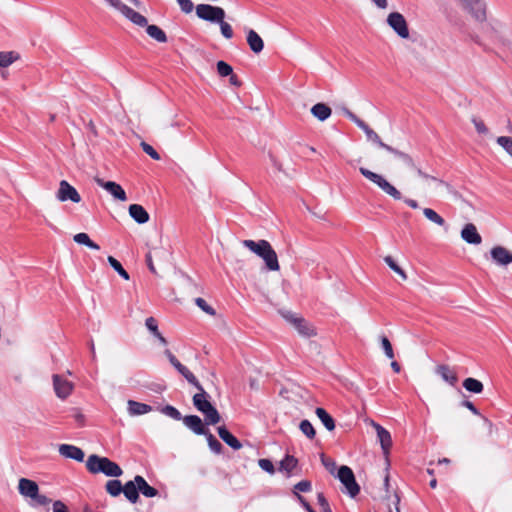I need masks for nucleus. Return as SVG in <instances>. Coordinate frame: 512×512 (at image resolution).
Here are the masks:
<instances>
[{
	"mask_svg": "<svg viewBox=\"0 0 512 512\" xmlns=\"http://www.w3.org/2000/svg\"><path fill=\"white\" fill-rule=\"evenodd\" d=\"M230 76V79H229V82L231 85L233 86H240L241 85V82L239 81V79L237 78L236 75H234L233 73Z\"/></svg>",
	"mask_w": 512,
	"mask_h": 512,
	"instance_id": "338daca9",
	"label": "nucleus"
},
{
	"mask_svg": "<svg viewBox=\"0 0 512 512\" xmlns=\"http://www.w3.org/2000/svg\"><path fill=\"white\" fill-rule=\"evenodd\" d=\"M463 387L475 394H480L484 389L482 382L472 377L466 378L463 381Z\"/></svg>",
	"mask_w": 512,
	"mask_h": 512,
	"instance_id": "f704fd0d",
	"label": "nucleus"
},
{
	"mask_svg": "<svg viewBox=\"0 0 512 512\" xmlns=\"http://www.w3.org/2000/svg\"><path fill=\"white\" fill-rule=\"evenodd\" d=\"M311 490V482L308 480H303L298 482L294 486V494L298 497L299 492H308Z\"/></svg>",
	"mask_w": 512,
	"mask_h": 512,
	"instance_id": "8fccbe9b",
	"label": "nucleus"
},
{
	"mask_svg": "<svg viewBox=\"0 0 512 512\" xmlns=\"http://www.w3.org/2000/svg\"><path fill=\"white\" fill-rule=\"evenodd\" d=\"M184 425L191 429L195 434L206 435L207 430L204 428L202 420L196 415H189L183 418Z\"/></svg>",
	"mask_w": 512,
	"mask_h": 512,
	"instance_id": "5701e85b",
	"label": "nucleus"
},
{
	"mask_svg": "<svg viewBox=\"0 0 512 512\" xmlns=\"http://www.w3.org/2000/svg\"><path fill=\"white\" fill-rule=\"evenodd\" d=\"M380 340H381V346L384 350L385 355L389 359H393L394 351H393V348H392V345H391L389 339L386 336H382Z\"/></svg>",
	"mask_w": 512,
	"mask_h": 512,
	"instance_id": "49530a36",
	"label": "nucleus"
},
{
	"mask_svg": "<svg viewBox=\"0 0 512 512\" xmlns=\"http://www.w3.org/2000/svg\"><path fill=\"white\" fill-rule=\"evenodd\" d=\"M321 462L324 467L331 473L334 474L336 470V463L333 459L326 457L324 454L321 455Z\"/></svg>",
	"mask_w": 512,
	"mask_h": 512,
	"instance_id": "6e6d98bb",
	"label": "nucleus"
},
{
	"mask_svg": "<svg viewBox=\"0 0 512 512\" xmlns=\"http://www.w3.org/2000/svg\"><path fill=\"white\" fill-rule=\"evenodd\" d=\"M435 372L443 381L447 382L451 386H455L458 382L457 373L448 365H438L435 368Z\"/></svg>",
	"mask_w": 512,
	"mask_h": 512,
	"instance_id": "4be33fe9",
	"label": "nucleus"
},
{
	"mask_svg": "<svg viewBox=\"0 0 512 512\" xmlns=\"http://www.w3.org/2000/svg\"><path fill=\"white\" fill-rule=\"evenodd\" d=\"M337 477L345 487V491L351 497H355L359 493L360 488L351 468L345 465L341 466L338 470Z\"/></svg>",
	"mask_w": 512,
	"mask_h": 512,
	"instance_id": "f8f14e48",
	"label": "nucleus"
},
{
	"mask_svg": "<svg viewBox=\"0 0 512 512\" xmlns=\"http://www.w3.org/2000/svg\"><path fill=\"white\" fill-rule=\"evenodd\" d=\"M219 437L231 448L239 450L242 448V444L239 440L234 437L225 427L221 426L218 428Z\"/></svg>",
	"mask_w": 512,
	"mask_h": 512,
	"instance_id": "cd10ccee",
	"label": "nucleus"
},
{
	"mask_svg": "<svg viewBox=\"0 0 512 512\" xmlns=\"http://www.w3.org/2000/svg\"><path fill=\"white\" fill-rule=\"evenodd\" d=\"M145 325L147 329L153 333L155 337H160V332L158 330L157 321L153 317H149L145 321Z\"/></svg>",
	"mask_w": 512,
	"mask_h": 512,
	"instance_id": "603ef678",
	"label": "nucleus"
},
{
	"mask_svg": "<svg viewBox=\"0 0 512 512\" xmlns=\"http://www.w3.org/2000/svg\"><path fill=\"white\" fill-rule=\"evenodd\" d=\"M331 108L324 103H317L311 108V114L319 121H325L331 116Z\"/></svg>",
	"mask_w": 512,
	"mask_h": 512,
	"instance_id": "c85d7f7f",
	"label": "nucleus"
},
{
	"mask_svg": "<svg viewBox=\"0 0 512 512\" xmlns=\"http://www.w3.org/2000/svg\"><path fill=\"white\" fill-rule=\"evenodd\" d=\"M384 487H385V490H386V498L389 497V487H390V484H389V475L387 474L384 478Z\"/></svg>",
	"mask_w": 512,
	"mask_h": 512,
	"instance_id": "774afa93",
	"label": "nucleus"
},
{
	"mask_svg": "<svg viewBox=\"0 0 512 512\" xmlns=\"http://www.w3.org/2000/svg\"><path fill=\"white\" fill-rule=\"evenodd\" d=\"M299 428L301 432L309 439H313L315 437V429L313 425L308 420L301 421Z\"/></svg>",
	"mask_w": 512,
	"mask_h": 512,
	"instance_id": "a19ab883",
	"label": "nucleus"
},
{
	"mask_svg": "<svg viewBox=\"0 0 512 512\" xmlns=\"http://www.w3.org/2000/svg\"><path fill=\"white\" fill-rule=\"evenodd\" d=\"M378 8L386 9L388 7L387 0H371Z\"/></svg>",
	"mask_w": 512,
	"mask_h": 512,
	"instance_id": "0e129e2a",
	"label": "nucleus"
},
{
	"mask_svg": "<svg viewBox=\"0 0 512 512\" xmlns=\"http://www.w3.org/2000/svg\"><path fill=\"white\" fill-rule=\"evenodd\" d=\"M412 170H415L418 177H420L423 181V190L425 194H438L440 193L444 188H449V185L445 183L443 180L429 175L425 172H423L420 168L416 166L414 163V168H411Z\"/></svg>",
	"mask_w": 512,
	"mask_h": 512,
	"instance_id": "6e6552de",
	"label": "nucleus"
},
{
	"mask_svg": "<svg viewBox=\"0 0 512 512\" xmlns=\"http://www.w3.org/2000/svg\"><path fill=\"white\" fill-rule=\"evenodd\" d=\"M241 244L249 251L260 257L263 260L267 270L273 272L280 270L277 253L267 240H243Z\"/></svg>",
	"mask_w": 512,
	"mask_h": 512,
	"instance_id": "f257e3e1",
	"label": "nucleus"
},
{
	"mask_svg": "<svg viewBox=\"0 0 512 512\" xmlns=\"http://www.w3.org/2000/svg\"><path fill=\"white\" fill-rule=\"evenodd\" d=\"M283 317L296 329L299 335L307 338L316 335L315 328L309 322L296 314L286 312L283 314Z\"/></svg>",
	"mask_w": 512,
	"mask_h": 512,
	"instance_id": "ddd939ff",
	"label": "nucleus"
},
{
	"mask_svg": "<svg viewBox=\"0 0 512 512\" xmlns=\"http://www.w3.org/2000/svg\"><path fill=\"white\" fill-rule=\"evenodd\" d=\"M422 213L424 217L431 223L439 227H444L446 225V221L444 220V218L441 215H439L434 209L425 207L422 208Z\"/></svg>",
	"mask_w": 512,
	"mask_h": 512,
	"instance_id": "7c9ffc66",
	"label": "nucleus"
},
{
	"mask_svg": "<svg viewBox=\"0 0 512 512\" xmlns=\"http://www.w3.org/2000/svg\"><path fill=\"white\" fill-rule=\"evenodd\" d=\"M318 503L320 505V509H323V508H326L329 506L327 500L325 499V497L323 496V494H318Z\"/></svg>",
	"mask_w": 512,
	"mask_h": 512,
	"instance_id": "69168bd1",
	"label": "nucleus"
},
{
	"mask_svg": "<svg viewBox=\"0 0 512 512\" xmlns=\"http://www.w3.org/2000/svg\"><path fill=\"white\" fill-rule=\"evenodd\" d=\"M86 467L92 474L103 473L108 477H119L123 474L121 467L107 457L92 454L87 458Z\"/></svg>",
	"mask_w": 512,
	"mask_h": 512,
	"instance_id": "7ed1b4c3",
	"label": "nucleus"
},
{
	"mask_svg": "<svg viewBox=\"0 0 512 512\" xmlns=\"http://www.w3.org/2000/svg\"><path fill=\"white\" fill-rule=\"evenodd\" d=\"M122 492L132 504L137 503L139 500V485L136 483V476L133 480L125 483Z\"/></svg>",
	"mask_w": 512,
	"mask_h": 512,
	"instance_id": "b1692460",
	"label": "nucleus"
},
{
	"mask_svg": "<svg viewBox=\"0 0 512 512\" xmlns=\"http://www.w3.org/2000/svg\"><path fill=\"white\" fill-rule=\"evenodd\" d=\"M490 257L497 266L505 267L512 263V251L501 245L490 249Z\"/></svg>",
	"mask_w": 512,
	"mask_h": 512,
	"instance_id": "dca6fc26",
	"label": "nucleus"
},
{
	"mask_svg": "<svg viewBox=\"0 0 512 512\" xmlns=\"http://www.w3.org/2000/svg\"><path fill=\"white\" fill-rule=\"evenodd\" d=\"M106 491L112 497H117L122 493L123 486L119 480H109L105 485Z\"/></svg>",
	"mask_w": 512,
	"mask_h": 512,
	"instance_id": "e433bc0d",
	"label": "nucleus"
},
{
	"mask_svg": "<svg viewBox=\"0 0 512 512\" xmlns=\"http://www.w3.org/2000/svg\"><path fill=\"white\" fill-rule=\"evenodd\" d=\"M141 147H142L143 151L146 154H148L152 159L160 160V155L150 144L143 141V142H141Z\"/></svg>",
	"mask_w": 512,
	"mask_h": 512,
	"instance_id": "5fc2aeb1",
	"label": "nucleus"
},
{
	"mask_svg": "<svg viewBox=\"0 0 512 512\" xmlns=\"http://www.w3.org/2000/svg\"><path fill=\"white\" fill-rule=\"evenodd\" d=\"M161 411L166 416H169V417H171V418H173L175 420H180L181 419L180 412L175 407H173V406L167 405L164 408H162Z\"/></svg>",
	"mask_w": 512,
	"mask_h": 512,
	"instance_id": "3c124183",
	"label": "nucleus"
},
{
	"mask_svg": "<svg viewBox=\"0 0 512 512\" xmlns=\"http://www.w3.org/2000/svg\"><path fill=\"white\" fill-rule=\"evenodd\" d=\"M52 512H69V510L64 502L55 500L52 503Z\"/></svg>",
	"mask_w": 512,
	"mask_h": 512,
	"instance_id": "bf43d9fd",
	"label": "nucleus"
},
{
	"mask_svg": "<svg viewBox=\"0 0 512 512\" xmlns=\"http://www.w3.org/2000/svg\"><path fill=\"white\" fill-rule=\"evenodd\" d=\"M96 183L110 193L115 199L125 202L127 200L124 189L116 182L104 181L103 179L96 178Z\"/></svg>",
	"mask_w": 512,
	"mask_h": 512,
	"instance_id": "a211bd4d",
	"label": "nucleus"
},
{
	"mask_svg": "<svg viewBox=\"0 0 512 512\" xmlns=\"http://www.w3.org/2000/svg\"><path fill=\"white\" fill-rule=\"evenodd\" d=\"M146 262H147V265L149 267V270L153 273H155V267H154V264H153V260H152V255H151V252H149L147 255H146Z\"/></svg>",
	"mask_w": 512,
	"mask_h": 512,
	"instance_id": "e2e57ef3",
	"label": "nucleus"
},
{
	"mask_svg": "<svg viewBox=\"0 0 512 512\" xmlns=\"http://www.w3.org/2000/svg\"><path fill=\"white\" fill-rule=\"evenodd\" d=\"M129 215L139 224L149 221L148 212L139 204H131L129 206Z\"/></svg>",
	"mask_w": 512,
	"mask_h": 512,
	"instance_id": "a878e982",
	"label": "nucleus"
},
{
	"mask_svg": "<svg viewBox=\"0 0 512 512\" xmlns=\"http://www.w3.org/2000/svg\"><path fill=\"white\" fill-rule=\"evenodd\" d=\"M165 354L170 363L177 369L180 374L185 377L189 383L193 384L198 389H201V385L197 381L196 377L184 365H182L169 350H166Z\"/></svg>",
	"mask_w": 512,
	"mask_h": 512,
	"instance_id": "6ab92c4d",
	"label": "nucleus"
},
{
	"mask_svg": "<svg viewBox=\"0 0 512 512\" xmlns=\"http://www.w3.org/2000/svg\"><path fill=\"white\" fill-rule=\"evenodd\" d=\"M106 4L119 12L123 17L132 22L136 26H145L147 22V18L135 11L131 7L127 6L121 0H104Z\"/></svg>",
	"mask_w": 512,
	"mask_h": 512,
	"instance_id": "0eeeda50",
	"label": "nucleus"
},
{
	"mask_svg": "<svg viewBox=\"0 0 512 512\" xmlns=\"http://www.w3.org/2000/svg\"><path fill=\"white\" fill-rule=\"evenodd\" d=\"M315 413L328 431H333L335 429V422L325 409L318 407L316 408Z\"/></svg>",
	"mask_w": 512,
	"mask_h": 512,
	"instance_id": "72a5a7b5",
	"label": "nucleus"
},
{
	"mask_svg": "<svg viewBox=\"0 0 512 512\" xmlns=\"http://www.w3.org/2000/svg\"><path fill=\"white\" fill-rule=\"evenodd\" d=\"M463 406H465L467 409H469L473 414L479 415L478 409L474 406V404L470 401H465L463 403Z\"/></svg>",
	"mask_w": 512,
	"mask_h": 512,
	"instance_id": "680f3d73",
	"label": "nucleus"
},
{
	"mask_svg": "<svg viewBox=\"0 0 512 512\" xmlns=\"http://www.w3.org/2000/svg\"><path fill=\"white\" fill-rule=\"evenodd\" d=\"M59 453L61 456L69 459L76 460L78 462H82L84 460V452L79 447L69 444H61L59 446Z\"/></svg>",
	"mask_w": 512,
	"mask_h": 512,
	"instance_id": "412c9836",
	"label": "nucleus"
},
{
	"mask_svg": "<svg viewBox=\"0 0 512 512\" xmlns=\"http://www.w3.org/2000/svg\"><path fill=\"white\" fill-rule=\"evenodd\" d=\"M366 422L375 429L383 455L385 458H388L392 447V437L390 432L371 419L366 420Z\"/></svg>",
	"mask_w": 512,
	"mask_h": 512,
	"instance_id": "2eb2a0df",
	"label": "nucleus"
},
{
	"mask_svg": "<svg viewBox=\"0 0 512 512\" xmlns=\"http://www.w3.org/2000/svg\"><path fill=\"white\" fill-rule=\"evenodd\" d=\"M178 5L180 6L181 10L188 14L191 13L194 5L191 0H177Z\"/></svg>",
	"mask_w": 512,
	"mask_h": 512,
	"instance_id": "13d9d810",
	"label": "nucleus"
},
{
	"mask_svg": "<svg viewBox=\"0 0 512 512\" xmlns=\"http://www.w3.org/2000/svg\"><path fill=\"white\" fill-rule=\"evenodd\" d=\"M359 171L366 179L377 185L384 193L392 197L394 200H403L404 203L412 209L419 208V204L416 200L403 198L401 192L382 175L372 172L364 167H361Z\"/></svg>",
	"mask_w": 512,
	"mask_h": 512,
	"instance_id": "f03ea898",
	"label": "nucleus"
},
{
	"mask_svg": "<svg viewBox=\"0 0 512 512\" xmlns=\"http://www.w3.org/2000/svg\"><path fill=\"white\" fill-rule=\"evenodd\" d=\"M387 24L401 39L410 38L408 23L401 13L391 12L387 16Z\"/></svg>",
	"mask_w": 512,
	"mask_h": 512,
	"instance_id": "9b49d317",
	"label": "nucleus"
},
{
	"mask_svg": "<svg viewBox=\"0 0 512 512\" xmlns=\"http://www.w3.org/2000/svg\"><path fill=\"white\" fill-rule=\"evenodd\" d=\"M461 5L477 21H484L486 18V4L484 0H461Z\"/></svg>",
	"mask_w": 512,
	"mask_h": 512,
	"instance_id": "f3484780",
	"label": "nucleus"
},
{
	"mask_svg": "<svg viewBox=\"0 0 512 512\" xmlns=\"http://www.w3.org/2000/svg\"><path fill=\"white\" fill-rule=\"evenodd\" d=\"M298 460L292 455H286V457L280 462L279 471L286 473L290 476L297 467Z\"/></svg>",
	"mask_w": 512,
	"mask_h": 512,
	"instance_id": "473e14b6",
	"label": "nucleus"
},
{
	"mask_svg": "<svg viewBox=\"0 0 512 512\" xmlns=\"http://www.w3.org/2000/svg\"><path fill=\"white\" fill-rule=\"evenodd\" d=\"M461 238L468 244L480 245L482 243V237L479 234L477 227L473 223H467L461 230Z\"/></svg>",
	"mask_w": 512,
	"mask_h": 512,
	"instance_id": "aec40b11",
	"label": "nucleus"
},
{
	"mask_svg": "<svg viewBox=\"0 0 512 512\" xmlns=\"http://www.w3.org/2000/svg\"><path fill=\"white\" fill-rule=\"evenodd\" d=\"M18 493L30 501L31 505L45 506L51 502V499L40 493L38 484L29 478H20L17 485Z\"/></svg>",
	"mask_w": 512,
	"mask_h": 512,
	"instance_id": "20e7f679",
	"label": "nucleus"
},
{
	"mask_svg": "<svg viewBox=\"0 0 512 512\" xmlns=\"http://www.w3.org/2000/svg\"><path fill=\"white\" fill-rule=\"evenodd\" d=\"M357 126L364 131L369 141L376 143L379 147L392 153L394 156L400 159L407 168H414V160L408 154L396 150L393 147L383 143L379 135L374 130H372L364 121L361 120L360 122H357Z\"/></svg>",
	"mask_w": 512,
	"mask_h": 512,
	"instance_id": "39448f33",
	"label": "nucleus"
},
{
	"mask_svg": "<svg viewBox=\"0 0 512 512\" xmlns=\"http://www.w3.org/2000/svg\"><path fill=\"white\" fill-rule=\"evenodd\" d=\"M73 240L77 244L85 245V246L89 247L90 249H93V250L100 249L99 245L96 244L95 242H93L87 233H84V232L77 233L73 236Z\"/></svg>",
	"mask_w": 512,
	"mask_h": 512,
	"instance_id": "c9c22d12",
	"label": "nucleus"
},
{
	"mask_svg": "<svg viewBox=\"0 0 512 512\" xmlns=\"http://www.w3.org/2000/svg\"><path fill=\"white\" fill-rule=\"evenodd\" d=\"M18 59L19 55L15 52H0V67H8Z\"/></svg>",
	"mask_w": 512,
	"mask_h": 512,
	"instance_id": "4c0bfd02",
	"label": "nucleus"
},
{
	"mask_svg": "<svg viewBox=\"0 0 512 512\" xmlns=\"http://www.w3.org/2000/svg\"><path fill=\"white\" fill-rule=\"evenodd\" d=\"M52 385L56 397L60 400L69 398L75 389V384L60 374L52 375Z\"/></svg>",
	"mask_w": 512,
	"mask_h": 512,
	"instance_id": "1a4fd4ad",
	"label": "nucleus"
},
{
	"mask_svg": "<svg viewBox=\"0 0 512 512\" xmlns=\"http://www.w3.org/2000/svg\"><path fill=\"white\" fill-rule=\"evenodd\" d=\"M200 393L193 396V404L205 416L208 425H215L220 422V415L216 408L208 400L207 393L201 387Z\"/></svg>",
	"mask_w": 512,
	"mask_h": 512,
	"instance_id": "423d86ee",
	"label": "nucleus"
},
{
	"mask_svg": "<svg viewBox=\"0 0 512 512\" xmlns=\"http://www.w3.org/2000/svg\"><path fill=\"white\" fill-rule=\"evenodd\" d=\"M217 71L220 76L226 77V76H229L232 74L233 69L228 63H226L224 61H218L217 62Z\"/></svg>",
	"mask_w": 512,
	"mask_h": 512,
	"instance_id": "de8ad7c7",
	"label": "nucleus"
},
{
	"mask_svg": "<svg viewBox=\"0 0 512 512\" xmlns=\"http://www.w3.org/2000/svg\"><path fill=\"white\" fill-rule=\"evenodd\" d=\"M340 111L345 115L347 116L349 119H351L356 125H357V122H360L361 119H359L355 114H353L349 109H347L346 107H341L340 108Z\"/></svg>",
	"mask_w": 512,
	"mask_h": 512,
	"instance_id": "052dcab7",
	"label": "nucleus"
},
{
	"mask_svg": "<svg viewBox=\"0 0 512 512\" xmlns=\"http://www.w3.org/2000/svg\"><path fill=\"white\" fill-rule=\"evenodd\" d=\"M247 44L256 54H259L264 48V42L262 38L253 29L247 30Z\"/></svg>",
	"mask_w": 512,
	"mask_h": 512,
	"instance_id": "393cba45",
	"label": "nucleus"
},
{
	"mask_svg": "<svg viewBox=\"0 0 512 512\" xmlns=\"http://www.w3.org/2000/svg\"><path fill=\"white\" fill-rule=\"evenodd\" d=\"M268 159H269L270 165L272 166V168L275 172L285 173V170L283 168V163L280 161V159L275 154H273L272 152H268Z\"/></svg>",
	"mask_w": 512,
	"mask_h": 512,
	"instance_id": "37998d69",
	"label": "nucleus"
},
{
	"mask_svg": "<svg viewBox=\"0 0 512 512\" xmlns=\"http://www.w3.org/2000/svg\"><path fill=\"white\" fill-rule=\"evenodd\" d=\"M496 142L512 157V137L500 136L496 139Z\"/></svg>",
	"mask_w": 512,
	"mask_h": 512,
	"instance_id": "79ce46f5",
	"label": "nucleus"
},
{
	"mask_svg": "<svg viewBox=\"0 0 512 512\" xmlns=\"http://www.w3.org/2000/svg\"><path fill=\"white\" fill-rule=\"evenodd\" d=\"M144 27H146V32L151 38L155 39L160 43H165L167 41V36L165 32L157 25H148L147 21Z\"/></svg>",
	"mask_w": 512,
	"mask_h": 512,
	"instance_id": "2f4dec72",
	"label": "nucleus"
},
{
	"mask_svg": "<svg viewBox=\"0 0 512 512\" xmlns=\"http://www.w3.org/2000/svg\"><path fill=\"white\" fill-rule=\"evenodd\" d=\"M196 15L202 20L218 23L222 22L226 14L224 9L221 7L209 4H199L196 6Z\"/></svg>",
	"mask_w": 512,
	"mask_h": 512,
	"instance_id": "9d476101",
	"label": "nucleus"
},
{
	"mask_svg": "<svg viewBox=\"0 0 512 512\" xmlns=\"http://www.w3.org/2000/svg\"><path fill=\"white\" fill-rule=\"evenodd\" d=\"M205 436L207 437V441H208V445H209L210 449L215 453H220L221 449H222L221 443L208 431Z\"/></svg>",
	"mask_w": 512,
	"mask_h": 512,
	"instance_id": "c03bdc74",
	"label": "nucleus"
},
{
	"mask_svg": "<svg viewBox=\"0 0 512 512\" xmlns=\"http://www.w3.org/2000/svg\"><path fill=\"white\" fill-rule=\"evenodd\" d=\"M128 405V413L130 416H140L149 413L152 411V407L145 404L140 403L134 400H129L127 402Z\"/></svg>",
	"mask_w": 512,
	"mask_h": 512,
	"instance_id": "bb28decb",
	"label": "nucleus"
},
{
	"mask_svg": "<svg viewBox=\"0 0 512 512\" xmlns=\"http://www.w3.org/2000/svg\"><path fill=\"white\" fill-rule=\"evenodd\" d=\"M195 303L205 313L209 315H215V310L209 306L203 298H196Z\"/></svg>",
	"mask_w": 512,
	"mask_h": 512,
	"instance_id": "864d4df0",
	"label": "nucleus"
},
{
	"mask_svg": "<svg viewBox=\"0 0 512 512\" xmlns=\"http://www.w3.org/2000/svg\"><path fill=\"white\" fill-rule=\"evenodd\" d=\"M472 123H473L476 131L479 134H481V135H488L489 134L488 127L485 125L484 121L481 120L480 118L473 117L472 118Z\"/></svg>",
	"mask_w": 512,
	"mask_h": 512,
	"instance_id": "a18cd8bd",
	"label": "nucleus"
},
{
	"mask_svg": "<svg viewBox=\"0 0 512 512\" xmlns=\"http://www.w3.org/2000/svg\"><path fill=\"white\" fill-rule=\"evenodd\" d=\"M108 262L111 265V267L125 280H129V274L127 271L122 267L121 263L115 259L112 256L108 257Z\"/></svg>",
	"mask_w": 512,
	"mask_h": 512,
	"instance_id": "ea45409f",
	"label": "nucleus"
},
{
	"mask_svg": "<svg viewBox=\"0 0 512 512\" xmlns=\"http://www.w3.org/2000/svg\"><path fill=\"white\" fill-rule=\"evenodd\" d=\"M384 262L389 266L391 270L398 274L402 280L407 279V275L404 272V270L394 261V259L391 256H385Z\"/></svg>",
	"mask_w": 512,
	"mask_h": 512,
	"instance_id": "58836bf2",
	"label": "nucleus"
},
{
	"mask_svg": "<svg viewBox=\"0 0 512 512\" xmlns=\"http://www.w3.org/2000/svg\"><path fill=\"white\" fill-rule=\"evenodd\" d=\"M56 198L59 202L71 201L75 204L80 203L82 200L78 191L66 180H61L59 182Z\"/></svg>",
	"mask_w": 512,
	"mask_h": 512,
	"instance_id": "4468645a",
	"label": "nucleus"
},
{
	"mask_svg": "<svg viewBox=\"0 0 512 512\" xmlns=\"http://www.w3.org/2000/svg\"><path fill=\"white\" fill-rule=\"evenodd\" d=\"M259 467L269 474H274L275 468L273 463L269 459H260L258 461Z\"/></svg>",
	"mask_w": 512,
	"mask_h": 512,
	"instance_id": "4d7b16f0",
	"label": "nucleus"
},
{
	"mask_svg": "<svg viewBox=\"0 0 512 512\" xmlns=\"http://www.w3.org/2000/svg\"><path fill=\"white\" fill-rule=\"evenodd\" d=\"M218 24L220 25L221 34L223 37L226 39H231L233 37V29L231 25L225 22L224 19L222 22H218Z\"/></svg>",
	"mask_w": 512,
	"mask_h": 512,
	"instance_id": "09e8293b",
	"label": "nucleus"
},
{
	"mask_svg": "<svg viewBox=\"0 0 512 512\" xmlns=\"http://www.w3.org/2000/svg\"><path fill=\"white\" fill-rule=\"evenodd\" d=\"M136 483L139 485V492L145 497L152 498L158 495V491L150 486L142 476H136Z\"/></svg>",
	"mask_w": 512,
	"mask_h": 512,
	"instance_id": "c756f323",
	"label": "nucleus"
}]
</instances>
